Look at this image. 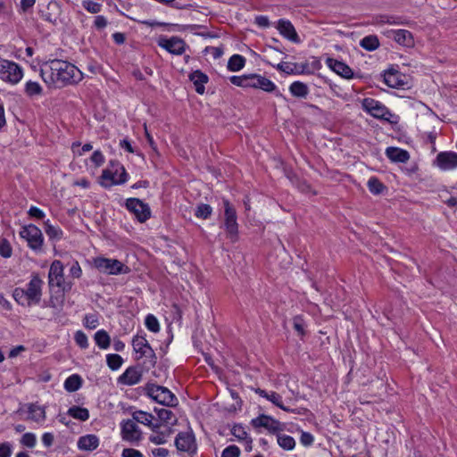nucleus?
<instances>
[{
    "mask_svg": "<svg viewBox=\"0 0 457 457\" xmlns=\"http://www.w3.org/2000/svg\"><path fill=\"white\" fill-rule=\"evenodd\" d=\"M40 76L48 87H62L82 80L83 73L72 63L53 59L40 66Z\"/></svg>",
    "mask_w": 457,
    "mask_h": 457,
    "instance_id": "obj_1",
    "label": "nucleus"
},
{
    "mask_svg": "<svg viewBox=\"0 0 457 457\" xmlns=\"http://www.w3.org/2000/svg\"><path fill=\"white\" fill-rule=\"evenodd\" d=\"M43 285L44 281L39 275L34 273L31 275L29 283L24 288L16 287L13 290L12 296L21 306L37 305L40 303L42 298Z\"/></svg>",
    "mask_w": 457,
    "mask_h": 457,
    "instance_id": "obj_2",
    "label": "nucleus"
},
{
    "mask_svg": "<svg viewBox=\"0 0 457 457\" xmlns=\"http://www.w3.org/2000/svg\"><path fill=\"white\" fill-rule=\"evenodd\" d=\"M129 175L122 164L119 162H110L106 169L101 175L102 186L111 187L114 185L124 184L128 180Z\"/></svg>",
    "mask_w": 457,
    "mask_h": 457,
    "instance_id": "obj_3",
    "label": "nucleus"
},
{
    "mask_svg": "<svg viewBox=\"0 0 457 457\" xmlns=\"http://www.w3.org/2000/svg\"><path fill=\"white\" fill-rule=\"evenodd\" d=\"M94 267L101 273L107 275L128 274L130 269L117 259L98 256L93 259Z\"/></svg>",
    "mask_w": 457,
    "mask_h": 457,
    "instance_id": "obj_4",
    "label": "nucleus"
},
{
    "mask_svg": "<svg viewBox=\"0 0 457 457\" xmlns=\"http://www.w3.org/2000/svg\"><path fill=\"white\" fill-rule=\"evenodd\" d=\"M23 78V69L18 63L0 57V79L17 85Z\"/></svg>",
    "mask_w": 457,
    "mask_h": 457,
    "instance_id": "obj_5",
    "label": "nucleus"
},
{
    "mask_svg": "<svg viewBox=\"0 0 457 457\" xmlns=\"http://www.w3.org/2000/svg\"><path fill=\"white\" fill-rule=\"evenodd\" d=\"M361 108L364 112L376 119L384 120L391 123L395 122L392 118H395V115L393 114L385 104L376 99L370 97L364 98L361 101Z\"/></svg>",
    "mask_w": 457,
    "mask_h": 457,
    "instance_id": "obj_6",
    "label": "nucleus"
},
{
    "mask_svg": "<svg viewBox=\"0 0 457 457\" xmlns=\"http://www.w3.org/2000/svg\"><path fill=\"white\" fill-rule=\"evenodd\" d=\"M145 390L146 395L158 403L166 406H175L178 403L177 397L167 387L155 384H148Z\"/></svg>",
    "mask_w": 457,
    "mask_h": 457,
    "instance_id": "obj_7",
    "label": "nucleus"
},
{
    "mask_svg": "<svg viewBox=\"0 0 457 457\" xmlns=\"http://www.w3.org/2000/svg\"><path fill=\"white\" fill-rule=\"evenodd\" d=\"M21 238L25 239L28 246L35 252L42 250L44 237L41 230L35 225L23 226L20 231Z\"/></svg>",
    "mask_w": 457,
    "mask_h": 457,
    "instance_id": "obj_8",
    "label": "nucleus"
},
{
    "mask_svg": "<svg viewBox=\"0 0 457 457\" xmlns=\"http://www.w3.org/2000/svg\"><path fill=\"white\" fill-rule=\"evenodd\" d=\"M223 205L225 217L224 227L227 232V236L232 242H236L238 237L237 212L227 199L223 200Z\"/></svg>",
    "mask_w": 457,
    "mask_h": 457,
    "instance_id": "obj_9",
    "label": "nucleus"
},
{
    "mask_svg": "<svg viewBox=\"0 0 457 457\" xmlns=\"http://www.w3.org/2000/svg\"><path fill=\"white\" fill-rule=\"evenodd\" d=\"M157 45L168 53L175 55L183 54L187 47L186 42L177 36L170 37L162 36L157 39Z\"/></svg>",
    "mask_w": 457,
    "mask_h": 457,
    "instance_id": "obj_10",
    "label": "nucleus"
},
{
    "mask_svg": "<svg viewBox=\"0 0 457 457\" xmlns=\"http://www.w3.org/2000/svg\"><path fill=\"white\" fill-rule=\"evenodd\" d=\"M126 207L140 222H145L151 216L149 205L137 198L128 199L126 201Z\"/></svg>",
    "mask_w": 457,
    "mask_h": 457,
    "instance_id": "obj_11",
    "label": "nucleus"
},
{
    "mask_svg": "<svg viewBox=\"0 0 457 457\" xmlns=\"http://www.w3.org/2000/svg\"><path fill=\"white\" fill-rule=\"evenodd\" d=\"M120 434L123 440L137 443L142 438V431L133 420H123L120 423Z\"/></svg>",
    "mask_w": 457,
    "mask_h": 457,
    "instance_id": "obj_12",
    "label": "nucleus"
},
{
    "mask_svg": "<svg viewBox=\"0 0 457 457\" xmlns=\"http://www.w3.org/2000/svg\"><path fill=\"white\" fill-rule=\"evenodd\" d=\"M175 445L179 451L194 453L196 450L195 438L192 431L180 432L175 438Z\"/></svg>",
    "mask_w": 457,
    "mask_h": 457,
    "instance_id": "obj_13",
    "label": "nucleus"
},
{
    "mask_svg": "<svg viewBox=\"0 0 457 457\" xmlns=\"http://www.w3.org/2000/svg\"><path fill=\"white\" fill-rule=\"evenodd\" d=\"M247 87L262 89L265 92H273L277 86L269 79L259 74H248Z\"/></svg>",
    "mask_w": 457,
    "mask_h": 457,
    "instance_id": "obj_14",
    "label": "nucleus"
},
{
    "mask_svg": "<svg viewBox=\"0 0 457 457\" xmlns=\"http://www.w3.org/2000/svg\"><path fill=\"white\" fill-rule=\"evenodd\" d=\"M48 284L50 287H62L64 284L63 265L61 261L52 262L48 273Z\"/></svg>",
    "mask_w": 457,
    "mask_h": 457,
    "instance_id": "obj_15",
    "label": "nucleus"
},
{
    "mask_svg": "<svg viewBox=\"0 0 457 457\" xmlns=\"http://www.w3.org/2000/svg\"><path fill=\"white\" fill-rule=\"evenodd\" d=\"M254 428H264L270 432L275 433L281 430V424L271 416L261 414L251 420Z\"/></svg>",
    "mask_w": 457,
    "mask_h": 457,
    "instance_id": "obj_16",
    "label": "nucleus"
},
{
    "mask_svg": "<svg viewBox=\"0 0 457 457\" xmlns=\"http://www.w3.org/2000/svg\"><path fill=\"white\" fill-rule=\"evenodd\" d=\"M384 82L392 88H404L408 85L406 77L396 70L386 71Z\"/></svg>",
    "mask_w": 457,
    "mask_h": 457,
    "instance_id": "obj_17",
    "label": "nucleus"
},
{
    "mask_svg": "<svg viewBox=\"0 0 457 457\" xmlns=\"http://www.w3.org/2000/svg\"><path fill=\"white\" fill-rule=\"evenodd\" d=\"M28 412L27 420L42 425L46 419V407L37 404V403H31L26 404Z\"/></svg>",
    "mask_w": 457,
    "mask_h": 457,
    "instance_id": "obj_18",
    "label": "nucleus"
},
{
    "mask_svg": "<svg viewBox=\"0 0 457 457\" xmlns=\"http://www.w3.org/2000/svg\"><path fill=\"white\" fill-rule=\"evenodd\" d=\"M133 349L136 353L139 354L137 359L145 356L151 359H155L154 350L151 348L147 340L143 337H135L132 341Z\"/></svg>",
    "mask_w": 457,
    "mask_h": 457,
    "instance_id": "obj_19",
    "label": "nucleus"
},
{
    "mask_svg": "<svg viewBox=\"0 0 457 457\" xmlns=\"http://www.w3.org/2000/svg\"><path fill=\"white\" fill-rule=\"evenodd\" d=\"M255 393L261 397L265 398L274 405L287 412H294V410L288 408L283 403L282 395L275 391H266L264 389L257 388Z\"/></svg>",
    "mask_w": 457,
    "mask_h": 457,
    "instance_id": "obj_20",
    "label": "nucleus"
},
{
    "mask_svg": "<svg viewBox=\"0 0 457 457\" xmlns=\"http://www.w3.org/2000/svg\"><path fill=\"white\" fill-rule=\"evenodd\" d=\"M437 166L444 170H449L457 167V154L453 152L440 153L436 156Z\"/></svg>",
    "mask_w": 457,
    "mask_h": 457,
    "instance_id": "obj_21",
    "label": "nucleus"
},
{
    "mask_svg": "<svg viewBox=\"0 0 457 457\" xmlns=\"http://www.w3.org/2000/svg\"><path fill=\"white\" fill-rule=\"evenodd\" d=\"M141 372L136 367L128 368L119 378L118 383L125 386H134L140 382Z\"/></svg>",
    "mask_w": 457,
    "mask_h": 457,
    "instance_id": "obj_22",
    "label": "nucleus"
},
{
    "mask_svg": "<svg viewBox=\"0 0 457 457\" xmlns=\"http://www.w3.org/2000/svg\"><path fill=\"white\" fill-rule=\"evenodd\" d=\"M326 64L333 71L345 79H351L353 76L352 69L343 62L337 61L334 58H327Z\"/></svg>",
    "mask_w": 457,
    "mask_h": 457,
    "instance_id": "obj_23",
    "label": "nucleus"
},
{
    "mask_svg": "<svg viewBox=\"0 0 457 457\" xmlns=\"http://www.w3.org/2000/svg\"><path fill=\"white\" fill-rule=\"evenodd\" d=\"M387 36L403 46H412L414 44L411 33L406 29H391Z\"/></svg>",
    "mask_w": 457,
    "mask_h": 457,
    "instance_id": "obj_24",
    "label": "nucleus"
},
{
    "mask_svg": "<svg viewBox=\"0 0 457 457\" xmlns=\"http://www.w3.org/2000/svg\"><path fill=\"white\" fill-rule=\"evenodd\" d=\"M276 28L284 37L293 42L298 41V35L295 27L288 20L280 19L278 21Z\"/></svg>",
    "mask_w": 457,
    "mask_h": 457,
    "instance_id": "obj_25",
    "label": "nucleus"
},
{
    "mask_svg": "<svg viewBox=\"0 0 457 457\" xmlns=\"http://www.w3.org/2000/svg\"><path fill=\"white\" fill-rule=\"evenodd\" d=\"M100 445L99 437L94 434H87L78 439L77 446L81 451L92 452Z\"/></svg>",
    "mask_w": 457,
    "mask_h": 457,
    "instance_id": "obj_26",
    "label": "nucleus"
},
{
    "mask_svg": "<svg viewBox=\"0 0 457 457\" xmlns=\"http://www.w3.org/2000/svg\"><path fill=\"white\" fill-rule=\"evenodd\" d=\"M62 13V8L57 1H50L46 6V10L42 12V17L45 21L56 23Z\"/></svg>",
    "mask_w": 457,
    "mask_h": 457,
    "instance_id": "obj_27",
    "label": "nucleus"
},
{
    "mask_svg": "<svg viewBox=\"0 0 457 457\" xmlns=\"http://www.w3.org/2000/svg\"><path fill=\"white\" fill-rule=\"evenodd\" d=\"M386 155L394 162H406L410 159V154L402 148L389 146L386 149Z\"/></svg>",
    "mask_w": 457,
    "mask_h": 457,
    "instance_id": "obj_28",
    "label": "nucleus"
},
{
    "mask_svg": "<svg viewBox=\"0 0 457 457\" xmlns=\"http://www.w3.org/2000/svg\"><path fill=\"white\" fill-rule=\"evenodd\" d=\"M159 428H160L159 424H155L154 426H153V428H151V429L153 430V434H151L148 437V439L151 443L157 445H164L168 441V438L170 437V436L171 434L170 429H166L165 431H160Z\"/></svg>",
    "mask_w": 457,
    "mask_h": 457,
    "instance_id": "obj_29",
    "label": "nucleus"
},
{
    "mask_svg": "<svg viewBox=\"0 0 457 457\" xmlns=\"http://www.w3.org/2000/svg\"><path fill=\"white\" fill-rule=\"evenodd\" d=\"M189 79L194 83L195 91L198 94H204V85L208 82V76L200 71H195L189 75Z\"/></svg>",
    "mask_w": 457,
    "mask_h": 457,
    "instance_id": "obj_30",
    "label": "nucleus"
},
{
    "mask_svg": "<svg viewBox=\"0 0 457 457\" xmlns=\"http://www.w3.org/2000/svg\"><path fill=\"white\" fill-rule=\"evenodd\" d=\"M289 91L292 96L300 98H306L309 95L308 86L301 81H295L289 86Z\"/></svg>",
    "mask_w": 457,
    "mask_h": 457,
    "instance_id": "obj_31",
    "label": "nucleus"
},
{
    "mask_svg": "<svg viewBox=\"0 0 457 457\" xmlns=\"http://www.w3.org/2000/svg\"><path fill=\"white\" fill-rule=\"evenodd\" d=\"M133 420L138 423H141L145 426L153 428L155 424L153 423L154 416L146 411H135L132 412Z\"/></svg>",
    "mask_w": 457,
    "mask_h": 457,
    "instance_id": "obj_32",
    "label": "nucleus"
},
{
    "mask_svg": "<svg viewBox=\"0 0 457 457\" xmlns=\"http://www.w3.org/2000/svg\"><path fill=\"white\" fill-rule=\"evenodd\" d=\"M67 414L80 421H86L89 419V411L87 408L77 405L70 407Z\"/></svg>",
    "mask_w": 457,
    "mask_h": 457,
    "instance_id": "obj_33",
    "label": "nucleus"
},
{
    "mask_svg": "<svg viewBox=\"0 0 457 457\" xmlns=\"http://www.w3.org/2000/svg\"><path fill=\"white\" fill-rule=\"evenodd\" d=\"M94 340L96 342V345L100 349H107L109 348L111 345V337L109 334L104 329H100L96 332L94 336Z\"/></svg>",
    "mask_w": 457,
    "mask_h": 457,
    "instance_id": "obj_34",
    "label": "nucleus"
},
{
    "mask_svg": "<svg viewBox=\"0 0 457 457\" xmlns=\"http://www.w3.org/2000/svg\"><path fill=\"white\" fill-rule=\"evenodd\" d=\"M24 92L29 97H37L42 96L43 87L37 81L28 80L24 86Z\"/></svg>",
    "mask_w": 457,
    "mask_h": 457,
    "instance_id": "obj_35",
    "label": "nucleus"
},
{
    "mask_svg": "<svg viewBox=\"0 0 457 457\" xmlns=\"http://www.w3.org/2000/svg\"><path fill=\"white\" fill-rule=\"evenodd\" d=\"M245 64V58L240 54H233L228 62V70L233 72L241 71Z\"/></svg>",
    "mask_w": 457,
    "mask_h": 457,
    "instance_id": "obj_36",
    "label": "nucleus"
},
{
    "mask_svg": "<svg viewBox=\"0 0 457 457\" xmlns=\"http://www.w3.org/2000/svg\"><path fill=\"white\" fill-rule=\"evenodd\" d=\"M82 379L79 375L73 374L64 381V388L68 392H75L81 387Z\"/></svg>",
    "mask_w": 457,
    "mask_h": 457,
    "instance_id": "obj_37",
    "label": "nucleus"
},
{
    "mask_svg": "<svg viewBox=\"0 0 457 457\" xmlns=\"http://www.w3.org/2000/svg\"><path fill=\"white\" fill-rule=\"evenodd\" d=\"M154 411L156 412L159 420L166 424L173 425L177 419L173 412L165 408H155Z\"/></svg>",
    "mask_w": 457,
    "mask_h": 457,
    "instance_id": "obj_38",
    "label": "nucleus"
},
{
    "mask_svg": "<svg viewBox=\"0 0 457 457\" xmlns=\"http://www.w3.org/2000/svg\"><path fill=\"white\" fill-rule=\"evenodd\" d=\"M277 442L284 450H293L295 446V440L291 436L286 434H278Z\"/></svg>",
    "mask_w": 457,
    "mask_h": 457,
    "instance_id": "obj_39",
    "label": "nucleus"
},
{
    "mask_svg": "<svg viewBox=\"0 0 457 457\" xmlns=\"http://www.w3.org/2000/svg\"><path fill=\"white\" fill-rule=\"evenodd\" d=\"M360 46L367 51H374L379 46V41L376 36L370 35L360 41Z\"/></svg>",
    "mask_w": 457,
    "mask_h": 457,
    "instance_id": "obj_40",
    "label": "nucleus"
},
{
    "mask_svg": "<svg viewBox=\"0 0 457 457\" xmlns=\"http://www.w3.org/2000/svg\"><path fill=\"white\" fill-rule=\"evenodd\" d=\"M367 187L370 192L373 195H379L386 189L384 184L380 182V180L376 177H371L369 179Z\"/></svg>",
    "mask_w": 457,
    "mask_h": 457,
    "instance_id": "obj_41",
    "label": "nucleus"
},
{
    "mask_svg": "<svg viewBox=\"0 0 457 457\" xmlns=\"http://www.w3.org/2000/svg\"><path fill=\"white\" fill-rule=\"evenodd\" d=\"M106 362L108 367L112 370H117L123 363V359L116 353H109L106 355Z\"/></svg>",
    "mask_w": 457,
    "mask_h": 457,
    "instance_id": "obj_42",
    "label": "nucleus"
},
{
    "mask_svg": "<svg viewBox=\"0 0 457 457\" xmlns=\"http://www.w3.org/2000/svg\"><path fill=\"white\" fill-rule=\"evenodd\" d=\"M212 212V208L209 204H201L196 207L195 215L197 218L207 219L211 216Z\"/></svg>",
    "mask_w": 457,
    "mask_h": 457,
    "instance_id": "obj_43",
    "label": "nucleus"
},
{
    "mask_svg": "<svg viewBox=\"0 0 457 457\" xmlns=\"http://www.w3.org/2000/svg\"><path fill=\"white\" fill-rule=\"evenodd\" d=\"M231 434L240 442L249 437L248 433L241 424H236L231 428Z\"/></svg>",
    "mask_w": 457,
    "mask_h": 457,
    "instance_id": "obj_44",
    "label": "nucleus"
},
{
    "mask_svg": "<svg viewBox=\"0 0 457 457\" xmlns=\"http://www.w3.org/2000/svg\"><path fill=\"white\" fill-rule=\"evenodd\" d=\"M83 325L88 329H95L99 325V319L96 314L89 313L84 317Z\"/></svg>",
    "mask_w": 457,
    "mask_h": 457,
    "instance_id": "obj_45",
    "label": "nucleus"
},
{
    "mask_svg": "<svg viewBox=\"0 0 457 457\" xmlns=\"http://www.w3.org/2000/svg\"><path fill=\"white\" fill-rule=\"evenodd\" d=\"M145 324L147 329L154 333H156L160 330L159 321L153 314H148L145 317Z\"/></svg>",
    "mask_w": 457,
    "mask_h": 457,
    "instance_id": "obj_46",
    "label": "nucleus"
},
{
    "mask_svg": "<svg viewBox=\"0 0 457 457\" xmlns=\"http://www.w3.org/2000/svg\"><path fill=\"white\" fill-rule=\"evenodd\" d=\"M45 230L46 235L51 238H61L62 237V230L59 227L54 226L49 223V220L45 222Z\"/></svg>",
    "mask_w": 457,
    "mask_h": 457,
    "instance_id": "obj_47",
    "label": "nucleus"
},
{
    "mask_svg": "<svg viewBox=\"0 0 457 457\" xmlns=\"http://www.w3.org/2000/svg\"><path fill=\"white\" fill-rule=\"evenodd\" d=\"M76 344L82 349H87L89 345L87 336L81 330H78L74 335Z\"/></svg>",
    "mask_w": 457,
    "mask_h": 457,
    "instance_id": "obj_48",
    "label": "nucleus"
},
{
    "mask_svg": "<svg viewBox=\"0 0 457 457\" xmlns=\"http://www.w3.org/2000/svg\"><path fill=\"white\" fill-rule=\"evenodd\" d=\"M82 6L90 13H98L102 9L101 4L92 0H84Z\"/></svg>",
    "mask_w": 457,
    "mask_h": 457,
    "instance_id": "obj_49",
    "label": "nucleus"
},
{
    "mask_svg": "<svg viewBox=\"0 0 457 457\" xmlns=\"http://www.w3.org/2000/svg\"><path fill=\"white\" fill-rule=\"evenodd\" d=\"M21 442L23 445L33 448L37 444V437L35 434L28 432L22 436Z\"/></svg>",
    "mask_w": 457,
    "mask_h": 457,
    "instance_id": "obj_50",
    "label": "nucleus"
},
{
    "mask_svg": "<svg viewBox=\"0 0 457 457\" xmlns=\"http://www.w3.org/2000/svg\"><path fill=\"white\" fill-rule=\"evenodd\" d=\"M12 249L10 243L6 239L0 241V255L4 258L11 257Z\"/></svg>",
    "mask_w": 457,
    "mask_h": 457,
    "instance_id": "obj_51",
    "label": "nucleus"
},
{
    "mask_svg": "<svg viewBox=\"0 0 457 457\" xmlns=\"http://www.w3.org/2000/svg\"><path fill=\"white\" fill-rule=\"evenodd\" d=\"M92 148H93V146L89 143L85 144L81 148H80V144L77 143V142L73 143L71 145V150H72L73 154H77L79 156H81L85 152L91 151Z\"/></svg>",
    "mask_w": 457,
    "mask_h": 457,
    "instance_id": "obj_52",
    "label": "nucleus"
},
{
    "mask_svg": "<svg viewBox=\"0 0 457 457\" xmlns=\"http://www.w3.org/2000/svg\"><path fill=\"white\" fill-rule=\"evenodd\" d=\"M293 327L298 335L303 336L305 334L306 325L301 317L296 316L293 319Z\"/></svg>",
    "mask_w": 457,
    "mask_h": 457,
    "instance_id": "obj_53",
    "label": "nucleus"
},
{
    "mask_svg": "<svg viewBox=\"0 0 457 457\" xmlns=\"http://www.w3.org/2000/svg\"><path fill=\"white\" fill-rule=\"evenodd\" d=\"M240 453V449L237 445H232L222 451L221 457H239Z\"/></svg>",
    "mask_w": 457,
    "mask_h": 457,
    "instance_id": "obj_54",
    "label": "nucleus"
},
{
    "mask_svg": "<svg viewBox=\"0 0 457 457\" xmlns=\"http://www.w3.org/2000/svg\"><path fill=\"white\" fill-rule=\"evenodd\" d=\"M247 78H248V74L241 75V76H231V77H229V81L235 86L246 88L247 87Z\"/></svg>",
    "mask_w": 457,
    "mask_h": 457,
    "instance_id": "obj_55",
    "label": "nucleus"
},
{
    "mask_svg": "<svg viewBox=\"0 0 457 457\" xmlns=\"http://www.w3.org/2000/svg\"><path fill=\"white\" fill-rule=\"evenodd\" d=\"M12 453V445L9 442L0 444V457H11Z\"/></svg>",
    "mask_w": 457,
    "mask_h": 457,
    "instance_id": "obj_56",
    "label": "nucleus"
},
{
    "mask_svg": "<svg viewBox=\"0 0 457 457\" xmlns=\"http://www.w3.org/2000/svg\"><path fill=\"white\" fill-rule=\"evenodd\" d=\"M121 457H144V454L139 450L134 448H124Z\"/></svg>",
    "mask_w": 457,
    "mask_h": 457,
    "instance_id": "obj_57",
    "label": "nucleus"
},
{
    "mask_svg": "<svg viewBox=\"0 0 457 457\" xmlns=\"http://www.w3.org/2000/svg\"><path fill=\"white\" fill-rule=\"evenodd\" d=\"M314 441L313 436L309 432H302L301 437H300V443L303 446H310L312 445Z\"/></svg>",
    "mask_w": 457,
    "mask_h": 457,
    "instance_id": "obj_58",
    "label": "nucleus"
},
{
    "mask_svg": "<svg viewBox=\"0 0 457 457\" xmlns=\"http://www.w3.org/2000/svg\"><path fill=\"white\" fill-rule=\"evenodd\" d=\"M28 213L30 217H33V218H36L38 220H41L46 216L45 212L41 209H39L36 206H31L28 212Z\"/></svg>",
    "mask_w": 457,
    "mask_h": 457,
    "instance_id": "obj_59",
    "label": "nucleus"
},
{
    "mask_svg": "<svg viewBox=\"0 0 457 457\" xmlns=\"http://www.w3.org/2000/svg\"><path fill=\"white\" fill-rule=\"evenodd\" d=\"M90 159L96 166H101L104 162V157L100 151H95Z\"/></svg>",
    "mask_w": 457,
    "mask_h": 457,
    "instance_id": "obj_60",
    "label": "nucleus"
},
{
    "mask_svg": "<svg viewBox=\"0 0 457 457\" xmlns=\"http://www.w3.org/2000/svg\"><path fill=\"white\" fill-rule=\"evenodd\" d=\"M254 23L260 28H268L270 27V21L267 16L259 15L254 19Z\"/></svg>",
    "mask_w": 457,
    "mask_h": 457,
    "instance_id": "obj_61",
    "label": "nucleus"
},
{
    "mask_svg": "<svg viewBox=\"0 0 457 457\" xmlns=\"http://www.w3.org/2000/svg\"><path fill=\"white\" fill-rule=\"evenodd\" d=\"M95 27L98 29H102L107 26V20L104 16L98 15L95 18Z\"/></svg>",
    "mask_w": 457,
    "mask_h": 457,
    "instance_id": "obj_62",
    "label": "nucleus"
},
{
    "mask_svg": "<svg viewBox=\"0 0 457 457\" xmlns=\"http://www.w3.org/2000/svg\"><path fill=\"white\" fill-rule=\"evenodd\" d=\"M42 443L46 447L51 446L54 443V435L49 432L44 433L42 436Z\"/></svg>",
    "mask_w": 457,
    "mask_h": 457,
    "instance_id": "obj_63",
    "label": "nucleus"
},
{
    "mask_svg": "<svg viewBox=\"0 0 457 457\" xmlns=\"http://www.w3.org/2000/svg\"><path fill=\"white\" fill-rule=\"evenodd\" d=\"M154 457H168L169 451L165 448H155L152 451Z\"/></svg>",
    "mask_w": 457,
    "mask_h": 457,
    "instance_id": "obj_64",
    "label": "nucleus"
}]
</instances>
